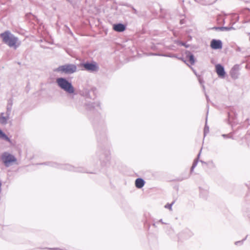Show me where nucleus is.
I'll return each instance as SVG.
<instances>
[{
    "instance_id": "nucleus-1",
    "label": "nucleus",
    "mask_w": 250,
    "mask_h": 250,
    "mask_svg": "<svg viewBox=\"0 0 250 250\" xmlns=\"http://www.w3.org/2000/svg\"><path fill=\"white\" fill-rule=\"evenodd\" d=\"M0 36L3 42L10 47L16 49L21 44L18 39L12 34L9 31H5L1 34Z\"/></svg>"
},
{
    "instance_id": "nucleus-2",
    "label": "nucleus",
    "mask_w": 250,
    "mask_h": 250,
    "mask_svg": "<svg viewBox=\"0 0 250 250\" xmlns=\"http://www.w3.org/2000/svg\"><path fill=\"white\" fill-rule=\"evenodd\" d=\"M56 83L58 86L69 94H73L75 89L72 83L64 78H58L56 79Z\"/></svg>"
},
{
    "instance_id": "nucleus-3",
    "label": "nucleus",
    "mask_w": 250,
    "mask_h": 250,
    "mask_svg": "<svg viewBox=\"0 0 250 250\" xmlns=\"http://www.w3.org/2000/svg\"><path fill=\"white\" fill-rule=\"evenodd\" d=\"M77 67L74 64H66L60 66L57 71L66 74H71L76 72Z\"/></svg>"
},
{
    "instance_id": "nucleus-4",
    "label": "nucleus",
    "mask_w": 250,
    "mask_h": 250,
    "mask_svg": "<svg viewBox=\"0 0 250 250\" xmlns=\"http://www.w3.org/2000/svg\"><path fill=\"white\" fill-rule=\"evenodd\" d=\"M1 158L2 162L6 167H9L13 163L17 161V159L14 155L7 152L2 154Z\"/></svg>"
},
{
    "instance_id": "nucleus-5",
    "label": "nucleus",
    "mask_w": 250,
    "mask_h": 250,
    "mask_svg": "<svg viewBox=\"0 0 250 250\" xmlns=\"http://www.w3.org/2000/svg\"><path fill=\"white\" fill-rule=\"evenodd\" d=\"M11 109L10 108H7L6 112H2L0 114V124L2 125H5L8 123V121L9 119V116L10 114Z\"/></svg>"
},
{
    "instance_id": "nucleus-6",
    "label": "nucleus",
    "mask_w": 250,
    "mask_h": 250,
    "mask_svg": "<svg viewBox=\"0 0 250 250\" xmlns=\"http://www.w3.org/2000/svg\"><path fill=\"white\" fill-rule=\"evenodd\" d=\"M210 46L213 49H220L222 48V42L220 40L213 39L210 42Z\"/></svg>"
},
{
    "instance_id": "nucleus-7",
    "label": "nucleus",
    "mask_w": 250,
    "mask_h": 250,
    "mask_svg": "<svg viewBox=\"0 0 250 250\" xmlns=\"http://www.w3.org/2000/svg\"><path fill=\"white\" fill-rule=\"evenodd\" d=\"M100 102L98 101H96L93 103H88L84 104V107L87 110H92L96 107L100 106Z\"/></svg>"
},
{
    "instance_id": "nucleus-8",
    "label": "nucleus",
    "mask_w": 250,
    "mask_h": 250,
    "mask_svg": "<svg viewBox=\"0 0 250 250\" xmlns=\"http://www.w3.org/2000/svg\"><path fill=\"white\" fill-rule=\"evenodd\" d=\"M83 66L85 70L91 72L97 71L98 70L97 66L91 63H85L83 64Z\"/></svg>"
},
{
    "instance_id": "nucleus-9",
    "label": "nucleus",
    "mask_w": 250,
    "mask_h": 250,
    "mask_svg": "<svg viewBox=\"0 0 250 250\" xmlns=\"http://www.w3.org/2000/svg\"><path fill=\"white\" fill-rule=\"evenodd\" d=\"M216 72L219 77H224L225 75L224 67L221 64H217L215 66Z\"/></svg>"
},
{
    "instance_id": "nucleus-10",
    "label": "nucleus",
    "mask_w": 250,
    "mask_h": 250,
    "mask_svg": "<svg viewBox=\"0 0 250 250\" xmlns=\"http://www.w3.org/2000/svg\"><path fill=\"white\" fill-rule=\"evenodd\" d=\"M125 26L122 23H118L113 25V29L117 32H123L125 30Z\"/></svg>"
},
{
    "instance_id": "nucleus-11",
    "label": "nucleus",
    "mask_w": 250,
    "mask_h": 250,
    "mask_svg": "<svg viewBox=\"0 0 250 250\" xmlns=\"http://www.w3.org/2000/svg\"><path fill=\"white\" fill-rule=\"evenodd\" d=\"M145 182L142 178H137L135 180V184L136 188H141L143 187L145 185Z\"/></svg>"
},
{
    "instance_id": "nucleus-12",
    "label": "nucleus",
    "mask_w": 250,
    "mask_h": 250,
    "mask_svg": "<svg viewBox=\"0 0 250 250\" xmlns=\"http://www.w3.org/2000/svg\"><path fill=\"white\" fill-rule=\"evenodd\" d=\"M0 139L6 140L7 141L10 142V139L6 136V135L2 132V131L0 129Z\"/></svg>"
},
{
    "instance_id": "nucleus-13",
    "label": "nucleus",
    "mask_w": 250,
    "mask_h": 250,
    "mask_svg": "<svg viewBox=\"0 0 250 250\" xmlns=\"http://www.w3.org/2000/svg\"><path fill=\"white\" fill-rule=\"evenodd\" d=\"M188 61L191 64L194 63L195 61L193 55H190L188 56Z\"/></svg>"
},
{
    "instance_id": "nucleus-14",
    "label": "nucleus",
    "mask_w": 250,
    "mask_h": 250,
    "mask_svg": "<svg viewBox=\"0 0 250 250\" xmlns=\"http://www.w3.org/2000/svg\"><path fill=\"white\" fill-rule=\"evenodd\" d=\"M165 208H168L169 209H171L172 208V204H167L165 206Z\"/></svg>"
},
{
    "instance_id": "nucleus-15",
    "label": "nucleus",
    "mask_w": 250,
    "mask_h": 250,
    "mask_svg": "<svg viewBox=\"0 0 250 250\" xmlns=\"http://www.w3.org/2000/svg\"><path fill=\"white\" fill-rule=\"evenodd\" d=\"M197 165V162H194L192 166V167L191 168V171H192L193 170V169L194 168V167H196Z\"/></svg>"
},
{
    "instance_id": "nucleus-16",
    "label": "nucleus",
    "mask_w": 250,
    "mask_h": 250,
    "mask_svg": "<svg viewBox=\"0 0 250 250\" xmlns=\"http://www.w3.org/2000/svg\"><path fill=\"white\" fill-rule=\"evenodd\" d=\"M68 167H69L67 168L68 169L70 170H73V167L71 166H68Z\"/></svg>"
},
{
    "instance_id": "nucleus-17",
    "label": "nucleus",
    "mask_w": 250,
    "mask_h": 250,
    "mask_svg": "<svg viewBox=\"0 0 250 250\" xmlns=\"http://www.w3.org/2000/svg\"><path fill=\"white\" fill-rule=\"evenodd\" d=\"M159 222H161L162 224H167V222H164L163 221V220H162V219H160V220L159 221Z\"/></svg>"
}]
</instances>
